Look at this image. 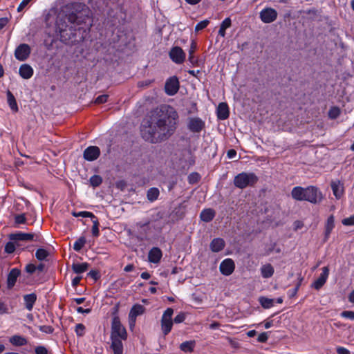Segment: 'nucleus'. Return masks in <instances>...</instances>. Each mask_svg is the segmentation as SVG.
I'll use <instances>...</instances> for the list:
<instances>
[{"label": "nucleus", "instance_id": "nucleus-5", "mask_svg": "<svg viewBox=\"0 0 354 354\" xmlns=\"http://www.w3.org/2000/svg\"><path fill=\"white\" fill-rule=\"evenodd\" d=\"M111 339H119L126 340L127 333L125 328L122 325L118 317H114L111 324Z\"/></svg>", "mask_w": 354, "mask_h": 354}, {"label": "nucleus", "instance_id": "nucleus-63", "mask_svg": "<svg viewBox=\"0 0 354 354\" xmlns=\"http://www.w3.org/2000/svg\"><path fill=\"white\" fill-rule=\"evenodd\" d=\"M8 22V19L6 17L0 18V30L4 28Z\"/></svg>", "mask_w": 354, "mask_h": 354}, {"label": "nucleus", "instance_id": "nucleus-27", "mask_svg": "<svg viewBox=\"0 0 354 354\" xmlns=\"http://www.w3.org/2000/svg\"><path fill=\"white\" fill-rule=\"evenodd\" d=\"M24 300L26 309L30 311L37 300V295L35 293L26 295L24 297Z\"/></svg>", "mask_w": 354, "mask_h": 354}, {"label": "nucleus", "instance_id": "nucleus-61", "mask_svg": "<svg viewBox=\"0 0 354 354\" xmlns=\"http://www.w3.org/2000/svg\"><path fill=\"white\" fill-rule=\"evenodd\" d=\"M76 310L78 313H82V314H88L91 312L90 308H83L82 307H77L76 308Z\"/></svg>", "mask_w": 354, "mask_h": 354}, {"label": "nucleus", "instance_id": "nucleus-30", "mask_svg": "<svg viewBox=\"0 0 354 354\" xmlns=\"http://www.w3.org/2000/svg\"><path fill=\"white\" fill-rule=\"evenodd\" d=\"M89 267V264L88 263H76L72 264V270L74 272L77 274H82L86 271Z\"/></svg>", "mask_w": 354, "mask_h": 354}, {"label": "nucleus", "instance_id": "nucleus-33", "mask_svg": "<svg viewBox=\"0 0 354 354\" xmlns=\"http://www.w3.org/2000/svg\"><path fill=\"white\" fill-rule=\"evenodd\" d=\"M196 43L194 41H192L189 50V61L192 65H194L198 62L197 59L194 56V53L196 50Z\"/></svg>", "mask_w": 354, "mask_h": 354}, {"label": "nucleus", "instance_id": "nucleus-13", "mask_svg": "<svg viewBox=\"0 0 354 354\" xmlns=\"http://www.w3.org/2000/svg\"><path fill=\"white\" fill-rule=\"evenodd\" d=\"M187 127L192 132L198 133L205 127V122L199 118H191Z\"/></svg>", "mask_w": 354, "mask_h": 354}, {"label": "nucleus", "instance_id": "nucleus-54", "mask_svg": "<svg viewBox=\"0 0 354 354\" xmlns=\"http://www.w3.org/2000/svg\"><path fill=\"white\" fill-rule=\"evenodd\" d=\"M36 270H37L36 266H35L32 263H29V264L26 265V266L25 268V270L29 274H32Z\"/></svg>", "mask_w": 354, "mask_h": 354}, {"label": "nucleus", "instance_id": "nucleus-59", "mask_svg": "<svg viewBox=\"0 0 354 354\" xmlns=\"http://www.w3.org/2000/svg\"><path fill=\"white\" fill-rule=\"evenodd\" d=\"M236 156V151L234 149H230L227 152V156L230 159L235 158Z\"/></svg>", "mask_w": 354, "mask_h": 354}, {"label": "nucleus", "instance_id": "nucleus-50", "mask_svg": "<svg viewBox=\"0 0 354 354\" xmlns=\"http://www.w3.org/2000/svg\"><path fill=\"white\" fill-rule=\"evenodd\" d=\"M35 354H48V349L44 346H38L35 348Z\"/></svg>", "mask_w": 354, "mask_h": 354}, {"label": "nucleus", "instance_id": "nucleus-62", "mask_svg": "<svg viewBox=\"0 0 354 354\" xmlns=\"http://www.w3.org/2000/svg\"><path fill=\"white\" fill-rule=\"evenodd\" d=\"M88 276L91 277V278L94 279L95 280H97L99 277L98 272L96 270H91L88 273Z\"/></svg>", "mask_w": 354, "mask_h": 354}, {"label": "nucleus", "instance_id": "nucleus-15", "mask_svg": "<svg viewBox=\"0 0 354 354\" xmlns=\"http://www.w3.org/2000/svg\"><path fill=\"white\" fill-rule=\"evenodd\" d=\"M100 154L99 147L96 146H90L84 151V158L88 161H93L96 160Z\"/></svg>", "mask_w": 354, "mask_h": 354}, {"label": "nucleus", "instance_id": "nucleus-18", "mask_svg": "<svg viewBox=\"0 0 354 354\" xmlns=\"http://www.w3.org/2000/svg\"><path fill=\"white\" fill-rule=\"evenodd\" d=\"M162 256V254L161 250L158 248L154 247L150 250L148 254V259L150 262L158 263L160 262Z\"/></svg>", "mask_w": 354, "mask_h": 354}, {"label": "nucleus", "instance_id": "nucleus-53", "mask_svg": "<svg viewBox=\"0 0 354 354\" xmlns=\"http://www.w3.org/2000/svg\"><path fill=\"white\" fill-rule=\"evenodd\" d=\"M32 0H22L17 8L18 12H21Z\"/></svg>", "mask_w": 354, "mask_h": 354}, {"label": "nucleus", "instance_id": "nucleus-7", "mask_svg": "<svg viewBox=\"0 0 354 354\" xmlns=\"http://www.w3.org/2000/svg\"><path fill=\"white\" fill-rule=\"evenodd\" d=\"M304 194V201H308L313 204L319 203L322 198V193L317 187L313 186L306 187Z\"/></svg>", "mask_w": 354, "mask_h": 354}, {"label": "nucleus", "instance_id": "nucleus-43", "mask_svg": "<svg viewBox=\"0 0 354 354\" xmlns=\"http://www.w3.org/2000/svg\"><path fill=\"white\" fill-rule=\"evenodd\" d=\"M93 227H92V234L94 236H98L99 234H100V230H99V222L97 221V219L95 218H93Z\"/></svg>", "mask_w": 354, "mask_h": 354}, {"label": "nucleus", "instance_id": "nucleus-47", "mask_svg": "<svg viewBox=\"0 0 354 354\" xmlns=\"http://www.w3.org/2000/svg\"><path fill=\"white\" fill-rule=\"evenodd\" d=\"M341 317L351 320H354V311L345 310L341 313Z\"/></svg>", "mask_w": 354, "mask_h": 354}, {"label": "nucleus", "instance_id": "nucleus-31", "mask_svg": "<svg viewBox=\"0 0 354 354\" xmlns=\"http://www.w3.org/2000/svg\"><path fill=\"white\" fill-rule=\"evenodd\" d=\"M144 312V308L141 305H136L132 307L129 313L131 319H135L137 316L142 315Z\"/></svg>", "mask_w": 354, "mask_h": 354}, {"label": "nucleus", "instance_id": "nucleus-25", "mask_svg": "<svg viewBox=\"0 0 354 354\" xmlns=\"http://www.w3.org/2000/svg\"><path fill=\"white\" fill-rule=\"evenodd\" d=\"M214 216L215 212L211 208L203 209L200 214L201 219L207 223L212 221Z\"/></svg>", "mask_w": 354, "mask_h": 354}, {"label": "nucleus", "instance_id": "nucleus-60", "mask_svg": "<svg viewBox=\"0 0 354 354\" xmlns=\"http://www.w3.org/2000/svg\"><path fill=\"white\" fill-rule=\"evenodd\" d=\"M82 279V277L80 276H77L75 277H74L73 279H72V286L73 287H75L77 286L79 283H80V281H81Z\"/></svg>", "mask_w": 354, "mask_h": 354}, {"label": "nucleus", "instance_id": "nucleus-37", "mask_svg": "<svg viewBox=\"0 0 354 354\" xmlns=\"http://www.w3.org/2000/svg\"><path fill=\"white\" fill-rule=\"evenodd\" d=\"M259 302L263 308H270L273 306L274 299L261 297L259 298Z\"/></svg>", "mask_w": 354, "mask_h": 354}, {"label": "nucleus", "instance_id": "nucleus-28", "mask_svg": "<svg viewBox=\"0 0 354 354\" xmlns=\"http://www.w3.org/2000/svg\"><path fill=\"white\" fill-rule=\"evenodd\" d=\"M8 104L13 112H17L19 109L13 94L8 90L6 92Z\"/></svg>", "mask_w": 354, "mask_h": 354}, {"label": "nucleus", "instance_id": "nucleus-3", "mask_svg": "<svg viewBox=\"0 0 354 354\" xmlns=\"http://www.w3.org/2000/svg\"><path fill=\"white\" fill-rule=\"evenodd\" d=\"M258 181V177L254 173L242 172L235 176L234 185L235 187L244 189L252 186Z\"/></svg>", "mask_w": 354, "mask_h": 354}, {"label": "nucleus", "instance_id": "nucleus-35", "mask_svg": "<svg viewBox=\"0 0 354 354\" xmlns=\"http://www.w3.org/2000/svg\"><path fill=\"white\" fill-rule=\"evenodd\" d=\"M159 194H160V192H159V190L158 188H156V187L150 188L147 191V199L149 201L153 202L158 198Z\"/></svg>", "mask_w": 354, "mask_h": 354}, {"label": "nucleus", "instance_id": "nucleus-1", "mask_svg": "<svg viewBox=\"0 0 354 354\" xmlns=\"http://www.w3.org/2000/svg\"><path fill=\"white\" fill-rule=\"evenodd\" d=\"M91 12L84 3L75 2L66 5L56 20L57 31L62 41L73 44L82 40L84 36L76 38L77 32H85L89 29Z\"/></svg>", "mask_w": 354, "mask_h": 354}, {"label": "nucleus", "instance_id": "nucleus-6", "mask_svg": "<svg viewBox=\"0 0 354 354\" xmlns=\"http://www.w3.org/2000/svg\"><path fill=\"white\" fill-rule=\"evenodd\" d=\"M173 314L174 310L171 308H168L165 310L161 317V330L165 336L168 335L172 329L174 324L172 320Z\"/></svg>", "mask_w": 354, "mask_h": 354}, {"label": "nucleus", "instance_id": "nucleus-40", "mask_svg": "<svg viewBox=\"0 0 354 354\" xmlns=\"http://www.w3.org/2000/svg\"><path fill=\"white\" fill-rule=\"evenodd\" d=\"M90 183L93 187H98L102 183V179L98 175H93L90 178Z\"/></svg>", "mask_w": 354, "mask_h": 354}, {"label": "nucleus", "instance_id": "nucleus-64", "mask_svg": "<svg viewBox=\"0 0 354 354\" xmlns=\"http://www.w3.org/2000/svg\"><path fill=\"white\" fill-rule=\"evenodd\" d=\"M304 224L300 221H296L294 223V228L295 230H297L299 229H301L303 227Z\"/></svg>", "mask_w": 354, "mask_h": 354}, {"label": "nucleus", "instance_id": "nucleus-49", "mask_svg": "<svg viewBox=\"0 0 354 354\" xmlns=\"http://www.w3.org/2000/svg\"><path fill=\"white\" fill-rule=\"evenodd\" d=\"M342 223L346 226L354 225V215H352L348 218H344L342 221Z\"/></svg>", "mask_w": 354, "mask_h": 354}, {"label": "nucleus", "instance_id": "nucleus-52", "mask_svg": "<svg viewBox=\"0 0 354 354\" xmlns=\"http://www.w3.org/2000/svg\"><path fill=\"white\" fill-rule=\"evenodd\" d=\"M108 95H99L95 100V103L96 104H103L106 102L108 100Z\"/></svg>", "mask_w": 354, "mask_h": 354}, {"label": "nucleus", "instance_id": "nucleus-42", "mask_svg": "<svg viewBox=\"0 0 354 354\" xmlns=\"http://www.w3.org/2000/svg\"><path fill=\"white\" fill-rule=\"evenodd\" d=\"M73 215L75 217L81 216V217H84V218L90 217L91 218H95V216H94V214L93 213L86 212V211H81L79 212H73Z\"/></svg>", "mask_w": 354, "mask_h": 354}, {"label": "nucleus", "instance_id": "nucleus-12", "mask_svg": "<svg viewBox=\"0 0 354 354\" xmlns=\"http://www.w3.org/2000/svg\"><path fill=\"white\" fill-rule=\"evenodd\" d=\"M234 263L231 259H226L223 260L219 266L221 272L225 276L230 275L234 272Z\"/></svg>", "mask_w": 354, "mask_h": 354}, {"label": "nucleus", "instance_id": "nucleus-23", "mask_svg": "<svg viewBox=\"0 0 354 354\" xmlns=\"http://www.w3.org/2000/svg\"><path fill=\"white\" fill-rule=\"evenodd\" d=\"M225 247V241L220 238L214 239L210 243L209 248L214 252H218Z\"/></svg>", "mask_w": 354, "mask_h": 354}, {"label": "nucleus", "instance_id": "nucleus-56", "mask_svg": "<svg viewBox=\"0 0 354 354\" xmlns=\"http://www.w3.org/2000/svg\"><path fill=\"white\" fill-rule=\"evenodd\" d=\"M39 330L46 333H51L53 331V329L50 326H41L39 327Z\"/></svg>", "mask_w": 354, "mask_h": 354}, {"label": "nucleus", "instance_id": "nucleus-46", "mask_svg": "<svg viewBox=\"0 0 354 354\" xmlns=\"http://www.w3.org/2000/svg\"><path fill=\"white\" fill-rule=\"evenodd\" d=\"M302 280H303V278L300 277L299 278V281L297 284L296 287L295 288H293L292 290H290L288 291V296L290 297H295L297 295Z\"/></svg>", "mask_w": 354, "mask_h": 354}, {"label": "nucleus", "instance_id": "nucleus-48", "mask_svg": "<svg viewBox=\"0 0 354 354\" xmlns=\"http://www.w3.org/2000/svg\"><path fill=\"white\" fill-rule=\"evenodd\" d=\"M85 326L82 324H77L75 326V333L77 336H82L84 333Z\"/></svg>", "mask_w": 354, "mask_h": 354}, {"label": "nucleus", "instance_id": "nucleus-58", "mask_svg": "<svg viewBox=\"0 0 354 354\" xmlns=\"http://www.w3.org/2000/svg\"><path fill=\"white\" fill-rule=\"evenodd\" d=\"M337 354H349L350 352L348 349L344 347L339 346L337 348Z\"/></svg>", "mask_w": 354, "mask_h": 354}, {"label": "nucleus", "instance_id": "nucleus-24", "mask_svg": "<svg viewBox=\"0 0 354 354\" xmlns=\"http://www.w3.org/2000/svg\"><path fill=\"white\" fill-rule=\"evenodd\" d=\"M123 339H111V348L113 350L114 354H122L123 353Z\"/></svg>", "mask_w": 354, "mask_h": 354}, {"label": "nucleus", "instance_id": "nucleus-10", "mask_svg": "<svg viewBox=\"0 0 354 354\" xmlns=\"http://www.w3.org/2000/svg\"><path fill=\"white\" fill-rule=\"evenodd\" d=\"M31 52L30 47L26 44H21L15 50V58L19 61H25Z\"/></svg>", "mask_w": 354, "mask_h": 354}, {"label": "nucleus", "instance_id": "nucleus-17", "mask_svg": "<svg viewBox=\"0 0 354 354\" xmlns=\"http://www.w3.org/2000/svg\"><path fill=\"white\" fill-rule=\"evenodd\" d=\"M335 227V218L333 215H330L326 220L324 226V241L326 242L330 235L331 232Z\"/></svg>", "mask_w": 354, "mask_h": 354}, {"label": "nucleus", "instance_id": "nucleus-39", "mask_svg": "<svg viewBox=\"0 0 354 354\" xmlns=\"http://www.w3.org/2000/svg\"><path fill=\"white\" fill-rule=\"evenodd\" d=\"M341 113L340 109L337 106H333L328 111V117L330 119H336L337 118Z\"/></svg>", "mask_w": 354, "mask_h": 354}, {"label": "nucleus", "instance_id": "nucleus-9", "mask_svg": "<svg viewBox=\"0 0 354 354\" xmlns=\"http://www.w3.org/2000/svg\"><path fill=\"white\" fill-rule=\"evenodd\" d=\"M169 55L170 59L177 64H183L186 57L185 53L178 46L173 47L170 50Z\"/></svg>", "mask_w": 354, "mask_h": 354}, {"label": "nucleus", "instance_id": "nucleus-45", "mask_svg": "<svg viewBox=\"0 0 354 354\" xmlns=\"http://www.w3.org/2000/svg\"><path fill=\"white\" fill-rule=\"evenodd\" d=\"M5 252L8 254H12L15 250V245L13 242L9 241L5 245Z\"/></svg>", "mask_w": 354, "mask_h": 354}, {"label": "nucleus", "instance_id": "nucleus-38", "mask_svg": "<svg viewBox=\"0 0 354 354\" xmlns=\"http://www.w3.org/2000/svg\"><path fill=\"white\" fill-rule=\"evenodd\" d=\"M48 256V252L43 248H39L35 252V257L39 261H43L47 258Z\"/></svg>", "mask_w": 354, "mask_h": 354}, {"label": "nucleus", "instance_id": "nucleus-57", "mask_svg": "<svg viewBox=\"0 0 354 354\" xmlns=\"http://www.w3.org/2000/svg\"><path fill=\"white\" fill-rule=\"evenodd\" d=\"M268 336L266 333H261L257 338L259 342H266L268 340Z\"/></svg>", "mask_w": 354, "mask_h": 354}, {"label": "nucleus", "instance_id": "nucleus-2", "mask_svg": "<svg viewBox=\"0 0 354 354\" xmlns=\"http://www.w3.org/2000/svg\"><path fill=\"white\" fill-rule=\"evenodd\" d=\"M178 115L171 106L162 104L151 111L140 129L144 140L157 143L168 139L176 131Z\"/></svg>", "mask_w": 354, "mask_h": 354}, {"label": "nucleus", "instance_id": "nucleus-51", "mask_svg": "<svg viewBox=\"0 0 354 354\" xmlns=\"http://www.w3.org/2000/svg\"><path fill=\"white\" fill-rule=\"evenodd\" d=\"M185 314L183 313H180L175 317V318L174 319V322H175L176 324H180V323L183 322L185 321Z\"/></svg>", "mask_w": 354, "mask_h": 354}, {"label": "nucleus", "instance_id": "nucleus-16", "mask_svg": "<svg viewBox=\"0 0 354 354\" xmlns=\"http://www.w3.org/2000/svg\"><path fill=\"white\" fill-rule=\"evenodd\" d=\"M21 274V271L18 268H12L7 277V286L8 289H11L15 284L17 278Z\"/></svg>", "mask_w": 354, "mask_h": 354}, {"label": "nucleus", "instance_id": "nucleus-36", "mask_svg": "<svg viewBox=\"0 0 354 354\" xmlns=\"http://www.w3.org/2000/svg\"><path fill=\"white\" fill-rule=\"evenodd\" d=\"M86 241L84 236H80L73 243V250L76 252L80 251L84 246Z\"/></svg>", "mask_w": 354, "mask_h": 354}, {"label": "nucleus", "instance_id": "nucleus-20", "mask_svg": "<svg viewBox=\"0 0 354 354\" xmlns=\"http://www.w3.org/2000/svg\"><path fill=\"white\" fill-rule=\"evenodd\" d=\"M333 193L336 198L339 199L344 194V187L340 181H333L330 184Z\"/></svg>", "mask_w": 354, "mask_h": 354}, {"label": "nucleus", "instance_id": "nucleus-41", "mask_svg": "<svg viewBox=\"0 0 354 354\" xmlns=\"http://www.w3.org/2000/svg\"><path fill=\"white\" fill-rule=\"evenodd\" d=\"M15 224L17 226L19 224H24L26 223V217L25 214H17L15 216Z\"/></svg>", "mask_w": 354, "mask_h": 354}, {"label": "nucleus", "instance_id": "nucleus-29", "mask_svg": "<svg viewBox=\"0 0 354 354\" xmlns=\"http://www.w3.org/2000/svg\"><path fill=\"white\" fill-rule=\"evenodd\" d=\"M261 274L263 278H270L274 274V268L270 263L265 264L261 268Z\"/></svg>", "mask_w": 354, "mask_h": 354}, {"label": "nucleus", "instance_id": "nucleus-55", "mask_svg": "<svg viewBox=\"0 0 354 354\" xmlns=\"http://www.w3.org/2000/svg\"><path fill=\"white\" fill-rule=\"evenodd\" d=\"M8 313V306L0 301V315Z\"/></svg>", "mask_w": 354, "mask_h": 354}, {"label": "nucleus", "instance_id": "nucleus-22", "mask_svg": "<svg viewBox=\"0 0 354 354\" xmlns=\"http://www.w3.org/2000/svg\"><path fill=\"white\" fill-rule=\"evenodd\" d=\"M10 343L15 346H22L28 344V340L26 337L19 335H15L9 338Z\"/></svg>", "mask_w": 354, "mask_h": 354}, {"label": "nucleus", "instance_id": "nucleus-44", "mask_svg": "<svg viewBox=\"0 0 354 354\" xmlns=\"http://www.w3.org/2000/svg\"><path fill=\"white\" fill-rule=\"evenodd\" d=\"M209 24V21L207 19L203 20L198 23L195 26V31L198 32L205 28L208 24Z\"/></svg>", "mask_w": 354, "mask_h": 354}, {"label": "nucleus", "instance_id": "nucleus-21", "mask_svg": "<svg viewBox=\"0 0 354 354\" xmlns=\"http://www.w3.org/2000/svg\"><path fill=\"white\" fill-rule=\"evenodd\" d=\"M33 69L32 68L27 64H22L20 67H19V73L20 75V76L24 78V79H30L32 75H33Z\"/></svg>", "mask_w": 354, "mask_h": 354}, {"label": "nucleus", "instance_id": "nucleus-8", "mask_svg": "<svg viewBox=\"0 0 354 354\" xmlns=\"http://www.w3.org/2000/svg\"><path fill=\"white\" fill-rule=\"evenodd\" d=\"M179 81L176 76L169 77L165 82V93L170 96L174 95L179 90Z\"/></svg>", "mask_w": 354, "mask_h": 354}, {"label": "nucleus", "instance_id": "nucleus-4", "mask_svg": "<svg viewBox=\"0 0 354 354\" xmlns=\"http://www.w3.org/2000/svg\"><path fill=\"white\" fill-rule=\"evenodd\" d=\"M9 239L12 241H36L42 243L43 238L41 234L36 233H25L18 232L9 235Z\"/></svg>", "mask_w": 354, "mask_h": 354}, {"label": "nucleus", "instance_id": "nucleus-11", "mask_svg": "<svg viewBox=\"0 0 354 354\" xmlns=\"http://www.w3.org/2000/svg\"><path fill=\"white\" fill-rule=\"evenodd\" d=\"M261 21L264 23H271L277 17V11L271 8L263 9L259 14Z\"/></svg>", "mask_w": 354, "mask_h": 354}, {"label": "nucleus", "instance_id": "nucleus-26", "mask_svg": "<svg viewBox=\"0 0 354 354\" xmlns=\"http://www.w3.org/2000/svg\"><path fill=\"white\" fill-rule=\"evenodd\" d=\"M305 188L297 186L295 187L291 192L292 197L296 201H304L305 196Z\"/></svg>", "mask_w": 354, "mask_h": 354}, {"label": "nucleus", "instance_id": "nucleus-32", "mask_svg": "<svg viewBox=\"0 0 354 354\" xmlns=\"http://www.w3.org/2000/svg\"><path fill=\"white\" fill-rule=\"evenodd\" d=\"M195 345L196 342L194 340L186 341L180 345V348L183 352H192Z\"/></svg>", "mask_w": 354, "mask_h": 354}, {"label": "nucleus", "instance_id": "nucleus-19", "mask_svg": "<svg viewBox=\"0 0 354 354\" xmlns=\"http://www.w3.org/2000/svg\"><path fill=\"white\" fill-rule=\"evenodd\" d=\"M229 108L225 102H221L217 108V117L219 120H226L229 117Z\"/></svg>", "mask_w": 354, "mask_h": 354}, {"label": "nucleus", "instance_id": "nucleus-34", "mask_svg": "<svg viewBox=\"0 0 354 354\" xmlns=\"http://www.w3.org/2000/svg\"><path fill=\"white\" fill-rule=\"evenodd\" d=\"M231 26V19L230 18H225L221 23L218 35L223 37L225 35V30Z\"/></svg>", "mask_w": 354, "mask_h": 354}, {"label": "nucleus", "instance_id": "nucleus-14", "mask_svg": "<svg viewBox=\"0 0 354 354\" xmlns=\"http://www.w3.org/2000/svg\"><path fill=\"white\" fill-rule=\"evenodd\" d=\"M329 275V269L328 267L322 268V272L317 279H316L312 284V287L316 290H319L326 282Z\"/></svg>", "mask_w": 354, "mask_h": 354}]
</instances>
